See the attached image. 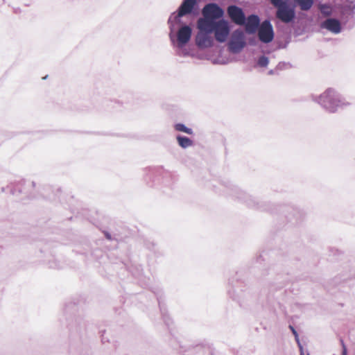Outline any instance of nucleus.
I'll return each mask as SVG.
<instances>
[{"instance_id":"obj_26","label":"nucleus","mask_w":355,"mask_h":355,"mask_svg":"<svg viewBox=\"0 0 355 355\" xmlns=\"http://www.w3.org/2000/svg\"><path fill=\"white\" fill-rule=\"evenodd\" d=\"M250 44L252 45L254 44L253 41H250Z\"/></svg>"},{"instance_id":"obj_11","label":"nucleus","mask_w":355,"mask_h":355,"mask_svg":"<svg viewBox=\"0 0 355 355\" xmlns=\"http://www.w3.org/2000/svg\"><path fill=\"white\" fill-rule=\"evenodd\" d=\"M234 195L236 198H237L239 200H241L244 203H245L248 207H252V208H260V202L259 200L256 198L254 197L246 192L236 189L234 192Z\"/></svg>"},{"instance_id":"obj_6","label":"nucleus","mask_w":355,"mask_h":355,"mask_svg":"<svg viewBox=\"0 0 355 355\" xmlns=\"http://www.w3.org/2000/svg\"><path fill=\"white\" fill-rule=\"evenodd\" d=\"M198 5V0H183L177 12H173L169 17H172L175 22L182 24V17L193 13Z\"/></svg>"},{"instance_id":"obj_13","label":"nucleus","mask_w":355,"mask_h":355,"mask_svg":"<svg viewBox=\"0 0 355 355\" xmlns=\"http://www.w3.org/2000/svg\"><path fill=\"white\" fill-rule=\"evenodd\" d=\"M295 6H298L301 10H309L314 3V0H293Z\"/></svg>"},{"instance_id":"obj_16","label":"nucleus","mask_w":355,"mask_h":355,"mask_svg":"<svg viewBox=\"0 0 355 355\" xmlns=\"http://www.w3.org/2000/svg\"><path fill=\"white\" fill-rule=\"evenodd\" d=\"M175 130L179 132H182L188 135H193V132L191 128L187 127L183 123H176L174 126Z\"/></svg>"},{"instance_id":"obj_8","label":"nucleus","mask_w":355,"mask_h":355,"mask_svg":"<svg viewBox=\"0 0 355 355\" xmlns=\"http://www.w3.org/2000/svg\"><path fill=\"white\" fill-rule=\"evenodd\" d=\"M257 32L259 40L263 43H270L274 39L273 27L269 19L263 20Z\"/></svg>"},{"instance_id":"obj_22","label":"nucleus","mask_w":355,"mask_h":355,"mask_svg":"<svg viewBox=\"0 0 355 355\" xmlns=\"http://www.w3.org/2000/svg\"><path fill=\"white\" fill-rule=\"evenodd\" d=\"M300 349V355H305L304 352V349L301 343L300 345H297ZM306 355H310L309 353H307Z\"/></svg>"},{"instance_id":"obj_3","label":"nucleus","mask_w":355,"mask_h":355,"mask_svg":"<svg viewBox=\"0 0 355 355\" xmlns=\"http://www.w3.org/2000/svg\"><path fill=\"white\" fill-rule=\"evenodd\" d=\"M169 28L168 37L174 48L184 47L191 40L192 35L191 27L186 24L175 22L172 17L168 19Z\"/></svg>"},{"instance_id":"obj_23","label":"nucleus","mask_w":355,"mask_h":355,"mask_svg":"<svg viewBox=\"0 0 355 355\" xmlns=\"http://www.w3.org/2000/svg\"><path fill=\"white\" fill-rule=\"evenodd\" d=\"M347 8L352 11V12H354V10L355 9V4L351 3L349 6H347Z\"/></svg>"},{"instance_id":"obj_7","label":"nucleus","mask_w":355,"mask_h":355,"mask_svg":"<svg viewBox=\"0 0 355 355\" xmlns=\"http://www.w3.org/2000/svg\"><path fill=\"white\" fill-rule=\"evenodd\" d=\"M197 26L199 32L196 36V44L200 49L211 48L214 46V39L210 36L211 32L202 29L200 24V18L198 19Z\"/></svg>"},{"instance_id":"obj_10","label":"nucleus","mask_w":355,"mask_h":355,"mask_svg":"<svg viewBox=\"0 0 355 355\" xmlns=\"http://www.w3.org/2000/svg\"><path fill=\"white\" fill-rule=\"evenodd\" d=\"M261 23L259 17L256 14H251L245 17V21L241 26L245 27V31L247 34H254Z\"/></svg>"},{"instance_id":"obj_25","label":"nucleus","mask_w":355,"mask_h":355,"mask_svg":"<svg viewBox=\"0 0 355 355\" xmlns=\"http://www.w3.org/2000/svg\"><path fill=\"white\" fill-rule=\"evenodd\" d=\"M275 73V71L273 69H271L268 71V74L273 75Z\"/></svg>"},{"instance_id":"obj_15","label":"nucleus","mask_w":355,"mask_h":355,"mask_svg":"<svg viewBox=\"0 0 355 355\" xmlns=\"http://www.w3.org/2000/svg\"><path fill=\"white\" fill-rule=\"evenodd\" d=\"M318 9L324 17H329L332 14V8L327 3H320Z\"/></svg>"},{"instance_id":"obj_2","label":"nucleus","mask_w":355,"mask_h":355,"mask_svg":"<svg viewBox=\"0 0 355 355\" xmlns=\"http://www.w3.org/2000/svg\"><path fill=\"white\" fill-rule=\"evenodd\" d=\"M311 100L329 114H335L352 105L349 101L332 87L327 88L320 95H312Z\"/></svg>"},{"instance_id":"obj_4","label":"nucleus","mask_w":355,"mask_h":355,"mask_svg":"<svg viewBox=\"0 0 355 355\" xmlns=\"http://www.w3.org/2000/svg\"><path fill=\"white\" fill-rule=\"evenodd\" d=\"M275 8V19L285 24H290L296 18L295 4L291 0H270Z\"/></svg>"},{"instance_id":"obj_12","label":"nucleus","mask_w":355,"mask_h":355,"mask_svg":"<svg viewBox=\"0 0 355 355\" xmlns=\"http://www.w3.org/2000/svg\"><path fill=\"white\" fill-rule=\"evenodd\" d=\"M320 28L327 29L334 34H338L341 32V24L340 21L336 18H327L320 24Z\"/></svg>"},{"instance_id":"obj_9","label":"nucleus","mask_w":355,"mask_h":355,"mask_svg":"<svg viewBox=\"0 0 355 355\" xmlns=\"http://www.w3.org/2000/svg\"><path fill=\"white\" fill-rule=\"evenodd\" d=\"M227 15L232 22L241 26L245 21V12L243 9L236 5H230L227 6Z\"/></svg>"},{"instance_id":"obj_14","label":"nucleus","mask_w":355,"mask_h":355,"mask_svg":"<svg viewBox=\"0 0 355 355\" xmlns=\"http://www.w3.org/2000/svg\"><path fill=\"white\" fill-rule=\"evenodd\" d=\"M176 139L178 145L184 149L191 147L193 144V141L190 138L180 135H178L176 137Z\"/></svg>"},{"instance_id":"obj_1","label":"nucleus","mask_w":355,"mask_h":355,"mask_svg":"<svg viewBox=\"0 0 355 355\" xmlns=\"http://www.w3.org/2000/svg\"><path fill=\"white\" fill-rule=\"evenodd\" d=\"M223 9L216 3L206 4L202 9V17L200 24L202 29L214 34L215 40L225 42L230 34V25L227 20L223 18Z\"/></svg>"},{"instance_id":"obj_5","label":"nucleus","mask_w":355,"mask_h":355,"mask_svg":"<svg viewBox=\"0 0 355 355\" xmlns=\"http://www.w3.org/2000/svg\"><path fill=\"white\" fill-rule=\"evenodd\" d=\"M247 45L245 33L240 28L234 30L230 35L227 49L233 54L239 53Z\"/></svg>"},{"instance_id":"obj_17","label":"nucleus","mask_w":355,"mask_h":355,"mask_svg":"<svg viewBox=\"0 0 355 355\" xmlns=\"http://www.w3.org/2000/svg\"><path fill=\"white\" fill-rule=\"evenodd\" d=\"M269 63L268 58L266 55H261L259 58L257 60V64L260 67H266L268 66Z\"/></svg>"},{"instance_id":"obj_24","label":"nucleus","mask_w":355,"mask_h":355,"mask_svg":"<svg viewBox=\"0 0 355 355\" xmlns=\"http://www.w3.org/2000/svg\"><path fill=\"white\" fill-rule=\"evenodd\" d=\"M105 236L107 239H108V240H111L112 239L111 234L109 232H105Z\"/></svg>"},{"instance_id":"obj_19","label":"nucleus","mask_w":355,"mask_h":355,"mask_svg":"<svg viewBox=\"0 0 355 355\" xmlns=\"http://www.w3.org/2000/svg\"><path fill=\"white\" fill-rule=\"evenodd\" d=\"M289 328L291 330L293 336H295V341L297 342V345H300V339H299V336H298V334L297 332V331L295 329V328L291 326V325H289Z\"/></svg>"},{"instance_id":"obj_18","label":"nucleus","mask_w":355,"mask_h":355,"mask_svg":"<svg viewBox=\"0 0 355 355\" xmlns=\"http://www.w3.org/2000/svg\"><path fill=\"white\" fill-rule=\"evenodd\" d=\"M176 49V54L180 57H187L190 55L189 51L186 49L184 47L181 48H175Z\"/></svg>"},{"instance_id":"obj_20","label":"nucleus","mask_w":355,"mask_h":355,"mask_svg":"<svg viewBox=\"0 0 355 355\" xmlns=\"http://www.w3.org/2000/svg\"><path fill=\"white\" fill-rule=\"evenodd\" d=\"M289 64L288 63H286V62H279L277 66V69H279V70H282L283 69L285 68V67L286 66H288Z\"/></svg>"},{"instance_id":"obj_21","label":"nucleus","mask_w":355,"mask_h":355,"mask_svg":"<svg viewBox=\"0 0 355 355\" xmlns=\"http://www.w3.org/2000/svg\"><path fill=\"white\" fill-rule=\"evenodd\" d=\"M341 344H342V348H343L341 355H347V347L343 340H341Z\"/></svg>"}]
</instances>
